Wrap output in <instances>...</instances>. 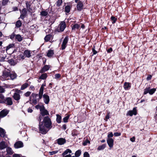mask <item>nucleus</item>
Listing matches in <instances>:
<instances>
[{"label":"nucleus","instance_id":"nucleus-53","mask_svg":"<svg viewBox=\"0 0 157 157\" xmlns=\"http://www.w3.org/2000/svg\"><path fill=\"white\" fill-rule=\"evenodd\" d=\"M90 141L87 140H85V141L83 143V144L84 146L86 145L88 143H90Z\"/></svg>","mask_w":157,"mask_h":157},{"label":"nucleus","instance_id":"nucleus-41","mask_svg":"<svg viewBox=\"0 0 157 157\" xmlns=\"http://www.w3.org/2000/svg\"><path fill=\"white\" fill-rule=\"evenodd\" d=\"M63 2L62 0H58L56 2V4L57 6H59Z\"/></svg>","mask_w":157,"mask_h":157},{"label":"nucleus","instance_id":"nucleus-33","mask_svg":"<svg viewBox=\"0 0 157 157\" xmlns=\"http://www.w3.org/2000/svg\"><path fill=\"white\" fill-rule=\"evenodd\" d=\"M33 96L35 98H36L37 97H39V98H38V100H39L41 99L42 97V95H38V94H33Z\"/></svg>","mask_w":157,"mask_h":157},{"label":"nucleus","instance_id":"nucleus-38","mask_svg":"<svg viewBox=\"0 0 157 157\" xmlns=\"http://www.w3.org/2000/svg\"><path fill=\"white\" fill-rule=\"evenodd\" d=\"M70 116L69 115H68L66 117H64L63 119V121L64 122L66 123L68 122V120Z\"/></svg>","mask_w":157,"mask_h":157},{"label":"nucleus","instance_id":"nucleus-59","mask_svg":"<svg viewBox=\"0 0 157 157\" xmlns=\"http://www.w3.org/2000/svg\"><path fill=\"white\" fill-rule=\"evenodd\" d=\"M130 140L132 142H134L135 140V137L134 136H133L132 138L130 139Z\"/></svg>","mask_w":157,"mask_h":157},{"label":"nucleus","instance_id":"nucleus-42","mask_svg":"<svg viewBox=\"0 0 157 157\" xmlns=\"http://www.w3.org/2000/svg\"><path fill=\"white\" fill-rule=\"evenodd\" d=\"M44 107V106L43 105H37L36 106H35V108L36 109H40H40H41L43 108Z\"/></svg>","mask_w":157,"mask_h":157},{"label":"nucleus","instance_id":"nucleus-60","mask_svg":"<svg viewBox=\"0 0 157 157\" xmlns=\"http://www.w3.org/2000/svg\"><path fill=\"white\" fill-rule=\"evenodd\" d=\"M15 35L14 34H12L10 36V38L12 39L13 40L14 37H15Z\"/></svg>","mask_w":157,"mask_h":157},{"label":"nucleus","instance_id":"nucleus-10","mask_svg":"<svg viewBox=\"0 0 157 157\" xmlns=\"http://www.w3.org/2000/svg\"><path fill=\"white\" fill-rule=\"evenodd\" d=\"M107 143L110 148L113 147V140L112 138H108L107 140Z\"/></svg>","mask_w":157,"mask_h":157},{"label":"nucleus","instance_id":"nucleus-13","mask_svg":"<svg viewBox=\"0 0 157 157\" xmlns=\"http://www.w3.org/2000/svg\"><path fill=\"white\" fill-rule=\"evenodd\" d=\"M5 102L8 105H12L13 104V102L12 98H7L5 101Z\"/></svg>","mask_w":157,"mask_h":157},{"label":"nucleus","instance_id":"nucleus-62","mask_svg":"<svg viewBox=\"0 0 157 157\" xmlns=\"http://www.w3.org/2000/svg\"><path fill=\"white\" fill-rule=\"evenodd\" d=\"M151 78H152V76L151 75H149L148 76L147 78V80L148 81V80H151Z\"/></svg>","mask_w":157,"mask_h":157},{"label":"nucleus","instance_id":"nucleus-57","mask_svg":"<svg viewBox=\"0 0 157 157\" xmlns=\"http://www.w3.org/2000/svg\"><path fill=\"white\" fill-rule=\"evenodd\" d=\"M30 94V92L28 91L25 94V95L26 97H28L29 96Z\"/></svg>","mask_w":157,"mask_h":157},{"label":"nucleus","instance_id":"nucleus-17","mask_svg":"<svg viewBox=\"0 0 157 157\" xmlns=\"http://www.w3.org/2000/svg\"><path fill=\"white\" fill-rule=\"evenodd\" d=\"M13 97L15 100L18 101L20 99V95L17 93H15L13 96Z\"/></svg>","mask_w":157,"mask_h":157},{"label":"nucleus","instance_id":"nucleus-56","mask_svg":"<svg viewBox=\"0 0 157 157\" xmlns=\"http://www.w3.org/2000/svg\"><path fill=\"white\" fill-rule=\"evenodd\" d=\"M114 135L115 136H120L121 135L120 133L116 132L114 133Z\"/></svg>","mask_w":157,"mask_h":157},{"label":"nucleus","instance_id":"nucleus-47","mask_svg":"<svg viewBox=\"0 0 157 157\" xmlns=\"http://www.w3.org/2000/svg\"><path fill=\"white\" fill-rule=\"evenodd\" d=\"M113 134L112 132H110L108 133V138H111V137H113Z\"/></svg>","mask_w":157,"mask_h":157},{"label":"nucleus","instance_id":"nucleus-15","mask_svg":"<svg viewBox=\"0 0 157 157\" xmlns=\"http://www.w3.org/2000/svg\"><path fill=\"white\" fill-rule=\"evenodd\" d=\"M83 4L81 2H78L77 6V9L79 11H81L82 9Z\"/></svg>","mask_w":157,"mask_h":157},{"label":"nucleus","instance_id":"nucleus-55","mask_svg":"<svg viewBox=\"0 0 157 157\" xmlns=\"http://www.w3.org/2000/svg\"><path fill=\"white\" fill-rule=\"evenodd\" d=\"M109 113H108V114L106 116L105 120L106 121H107L108 119H109Z\"/></svg>","mask_w":157,"mask_h":157},{"label":"nucleus","instance_id":"nucleus-12","mask_svg":"<svg viewBox=\"0 0 157 157\" xmlns=\"http://www.w3.org/2000/svg\"><path fill=\"white\" fill-rule=\"evenodd\" d=\"M43 98L44 103L46 104H48L50 101L49 96L46 94H44L43 95Z\"/></svg>","mask_w":157,"mask_h":157},{"label":"nucleus","instance_id":"nucleus-63","mask_svg":"<svg viewBox=\"0 0 157 157\" xmlns=\"http://www.w3.org/2000/svg\"><path fill=\"white\" fill-rule=\"evenodd\" d=\"M112 51V48H110L107 50V52L108 53H110Z\"/></svg>","mask_w":157,"mask_h":157},{"label":"nucleus","instance_id":"nucleus-37","mask_svg":"<svg viewBox=\"0 0 157 157\" xmlns=\"http://www.w3.org/2000/svg\"><path fill=\"white\" fill-rule=\"evenodd\" d=\"M40 14L42 16H46L48 14V13L46 11H42L41 12Z\"/></svg>","mask_w":157,"mask_h":157},{"label":"nucleus","instance_id":"nucleus-5","mask_svg":"<svg viewBox=\"0 0 157 157\" xmlns=\"http://www.w3.org/2000/svg\"><path fill=\"white\" fill-rule=\"evenodd\" d=\"M6 154L5 152H3V155L4 156L6 155H12L13 153V151L12 148L10 147H7L6 148Z\"/></svg>","mask_w":157,"mask_h":157},{"label":"nucleus","instance_id":"nucleus-45","mask_svg":"<svg viewBox=\"0 0 157 157\" xmlns=\"http://www.w3.org/2000/svg\"><path fill=\"white\" fill-rule=\"evenodd\" d=\"M14 46V44H9L8 46L6 47V51H7V50H9L10 48H12Z\"/></svg>","mask_w":157,"mask_h":157},{"label":"nucleus","instance_id":"nucleus-61","mask_svg":"<svg viewBox=\"0 0 157 157\" xmlns=\"http://www.w3.org/2000/svg\"><path fill=\"white\" fill-rule=\"evenodd\" d=\"M13 157H21V155L20 154H14L13 155Z\"/></svg>","mask_w":157,"mask_h":157},{"label":"nucleus","instance_id":"nucleus-3","mask_svg":"<svg viewBox=\"0 0 157 157\" xmlns=\"http://www.w3.org/2000/svg\"><path fill=\"white\" fill-rule=\"evenodd\" d=\"M72 153L71 151L69 149H67L62 154V155L63 157H71V154Z\"/></svg>","mask_w":157,"mask_h":157},{"label":"nucleus","instance_id":"nucleus-46","mask_svg":"<svg viewBox=\"0 0 157 157\" xmlns=\"http://www.w3.org/2000/svg\"><path fill=\"white\" fill-rule=\"evenodd\" d=\"M58 152V151H50L49 152V154L50 155H52L54 154L57 153Z\"/></svg>","mask_w":157,"mask_h":157},{"label":"nucleus","instance_id":"nucleus-64","mask_svg":"<svg viewBox=\"0 0 157 157\" xmlns=\"http://www.w3.org/2000/svg\"><path fill=\"white\" fill-rule=\"evenodd\" d=\"M33 110L31 108H29L28 109V111L29 113H31L33 112Z\"/></svg>","mask_w":157,"mask_h":157},{"label":"nucleus","instance_id":"nucleus-20","mask_svg":"<svg viewBox=\"0 0 157 157\" xmlns=\"http://www.w3.org/2000/svg\"><path fill=\"white\" fill-rule=\"evenodd\" d=\"M71 28L72 30H75L76 29H78L80 26V24H75L73 25H71Z\"/></svg>","mask_w":157,"mask_h":157},{"label":"nucleus","instance_id":"nucleus-40","mask_svg":"<svg viewBox=\"0 0 157 157\" xmlns=\"http://www.w3.org/2000/svg\"><path fill=\"white\" fill-rule=\"evenodd\" d=\"M111 19L112 21V23L113 24L115 23L117 20V18L114 16H112L111 17Z\"/></svg>","mask_w":157,"mask_h":157},{"label":"nucleus","instance_id":"nucleus-19","mask_svg":"<svg viewBox=\"0 0 157 157\" xmlns=\"http://www.w3.org/2000/svg\"><path fill=\"white\" fill-rule=\"evenodd\" d=\"M21 15L20 17L21 18L23 19L25 17L27 13V11L25 9H23L21 12Z\"/></svg>","mask_w":157,"mask_h":157},{"label":"nucleus","instance_id":"nucleus-44","mask_svg":"<svg viewBox=\"0 0 157 157\" xmlns=\"http://www.w3.org/2000/svg\"><path fill=\"white\" fill-rule=\"evenodd\" d=\"M34 97V99L32 100V104H36L37 103V101L36 99V98H35V97Z\"/></svg>","mask_w":157,"mask_h":157},{"label":"nucleus","instance_id":"nucleus-54","mask_svg":"<svg viewBox=\"0 0 157 157\" xmlns=\"http://www.w3.org/2000/svg\"><path fill=\"white\" fill-rule=\"evenodd\" d=\"M61 77V75L59 74H56L55 75V78L56 79L59 78Z\"/></svg>","mask_w":157,"mask_h":157},{"label":"nucleus","instance_id":"nucleus-1","mask_svg":"<svg viewBox=\"0 0 157 157\" xmlns=\"http://www.w3.org/2000/svg\"><path fill=\"white\" fill-rule=\"evenodd\" d=\"M52 123L50 119L48 117H45L43 121L39 124L40 132L42 134H46L48 129L51 128Z\"/></svg>","mask_w":157,"mask_h":157},{"label":"nucleus","instance_id":"nucleus-27","mask_svg":"<svg viewBox=\"0 0 157 157\" xmlns=\"http://www.w3.org/2000/svg\"><path fill=\"white\" fill-rule=\"evenodd\" d=\"M56 121L58 123H60L61 122V120L62 119L61 117L59 114L56 115Z\"/></svg>","mask_w":157,"mask_h":157},{"label":"nucleus","instance_id":"nucleus-48","mask_svg":"<svg viewBox=\"0 0 157 157\" xmlns=\"http://www.w3.org/2000/svg\"><path fill=\"white\" fill-rule=\"evenodd\" d=\"M83 157H90L89 154L87 152H85L84 153Z\"/></svg>","mask_w":157,"mask_h":157},{"label":"nucleus","instance_id":"nucleus-52","mask_svg":"<svg viewBox=\"0 0 157 157\" xmlns=\"http://www.w3.org/2000/svg\"><path fill=\"white\" fill-rule=\"evenodd\" d=\"M5 92L4 89L2 86H0V93H3Z\"/></svg>","mask_w":157,"mask_h":157},{"label":"nucleus","instance_id":"nucleus-43","mask_svg":"<svg viewBox=\"0 0 157 157\" xmlns=\"http://www.w3.org/2000/svg\"><path fill=\"white\" fill-rule=\"evenodd\" d=\"M149 87H147L144 89V94H146L148 93H149Z\"/></svg>","mask_w":157,"mask_h":157},{"label":"nucleus","instance_id":"nucleus-29","mask_svg":"<svg viewBox=\"0 0 157 157\" xmlns=\"http://www.w3.org/2000/svg\"><path fill=\"white\" fill-rule=\"evenodd\" d=\"M71 6H70L67 5L65 7V11L67 13H68L70 12Z\"/></svg>","mask_w":157,"mask_h":157},{"label":"nucleus","instance_id":"nucleus-50","mask_svg":"<svg viewBox=\"0 0 157 157\" xmlns=\"http://www.w3.org/2000/svg\"><path fill=\"white\" fill-rule=\"evenodd\" d=\"M9 0H3L2 2V4L4 6L6 5L8 3Z\"/></svg>","mask_w":157,"mask_h":157},{"label":"nucleus","instance_id":"nucleus-21","mask_svg":"<svg viewBox=\"0 0 157 157\" xmlns=\"http://www.w3.org/2000/svg\"><path fill=\"white\" fill-rule=\"evenodd\" d=\"M54 54V52L53 50H49L47 53V56L49 57H52Z\"/></svg>","mask_w":157,"mask_h":157},{"label":"nucleus","instance_id":"nucleus-51","mask_svg":"<svg viewBox=\"0 0 157 157\" xmlns=\"http://www.w3.org/2000/svg\"><path fill=\"white\" fill-rule=\"evenodd\" d=\"M44 89H42V88L40 89V91L38 95H43V93Z\"/></svg>","mask_w":157,"mask_h":157},{"label":"nucleus","instance_id":"nucleus-11","mask_svg":"<svg viewBox=\"0 0 157 157\" xmlns=\"http://www.w3.org/2000/svg\"><path fill=\"white\" fill-rule=\"evenodd\" d=\"M40 114L42 116L47 115L49 114L48 111L45 109L44 107L40 109Z\"/></svg>","mask_w":157,"mask_h":157},{"label":"nucleus","instance_id":"nucleus-39","mask_svg":"<svg viewBox=\"0 0 157 157\" xmlns=\"http://www.w3.org/2000/svg\"><path fill=\"white\" fill-rule=\"evenodd\" d=\"M16 26L17 28H19L21 25V23L20 21H17L16 25Z\"/></svg>","mask_w":157,"mask_h":157},{"label":"nucleus","instance_id":"nucleus-22","mask_svg":"<svg viewBox=\"0 0 157 157\" xmlns=\"http://www.w3.org/2000/svg\"><path fill=\"white\" fill-rule=\"evenodd\" d=\"M50 68V67L48 65H45L40 71V72L43 73L48 70Z\"/></svg>","mask_w":157,"mask_h":157},{"label":"nucleus","instance_id":"nucleus-25","mask_svg":"<svg viewBox=\"0 0 157 157\" xmlns=\"http://www.w3.org/2000/svg\"><path fill=\"white\" fill-rule=\"evenodd\" d=\"M24 55L26 57L29 58L31 56L30 51L29 50H25L24 52Z\"/></svg>","mask_w":157,"mask_h":157},{"label":"nucleus","instance_id":"nucleus-28","mask_svg":"<svg viewBox=\"0 0 157 157\" xmlns=\"http://www.w3.org/2000/svg\"><path fill=\"white\" fill-rule=\"evenodd\" d=\"M106 147L105 144H103L99 146L97 148L98 150H101L104 149Z\"/></svg>","mask_w":157,"mask_h":157},{"label":"nucleus","instance_id":"nucleus-6","mask_svg":"<svg viewBox=\"0 0 157 157\" xmlns=\"http://www.w3.org/2000/svg\"><path fill=\"white\" fill-rule=\"evenodd\" d=\"M68 41V38L67 37H66L64 39L62 44L61 49L62 50L64 49L65 48Z\"/></svg>","mask_w":157,"mask_h":157},{"label":"nucleus","instance_id":"nucleus-58","mask_svg":"<svg viewBox=\"0 0 157 157\" xmlns=\"http://www.w3.org/2000/svg\"><path fill=\"white\" fill-rule=\"evenodd\" d=\"M6 58V56L2 57L1 59H0V62H4L5 61V59Z\"/></svg>","mask_w":157,"mask_h":157},{"label":"nucleus","instance_id":"nucleus-30","mask_svg":"<svg viewBox=\"0 0 157 157\" xmlns=\"http://www.w3.org/2000/svg\"><path fill=\"white\" fill-rule=\"evenodd\" d=\"M78 133V132L77 130L74 129L72 131L71 135L73 136H77Z\"/></svg>","mask_w":157,"mask_h":157},{"label":"nucleus","instance_id":"nucleus-49","mask_svg":"<svg viewBox=\"0 0 157 157\" xmlns=\"http://www.w3.org/2000/svg\"><path fill=\"white\" fill-rule=\"evenodd\" d=\"M94 48H94H92V52L93 53L92 55V56H93L94 55H95L98 52H97L95 50Z\"/></svg>","mask_w":157,"mask_h":157},{"label":"nucleus","instance_id":"nucleus-32","mask_svg":"<svg viewBox=\"0 0 157 157\" xmlns=\"http://www.w3.org/2000/svg\"><path fill=\"white\" fill-rule=\"evenodd\" d=\"M81 153V151L80 150H78L76 151L75 153V155L76 157H79Z\"/></svg>","mask_w":157,"mask_h":157},{"label":"nucleus","instance_id":"nucleus-8","mask_svg":"<svg viewBox=\"0 0 157 157\" xmlns=\"http://www.w3.org/2000/svg\"><path fill=\"white\" fill-rule=\"evenodd\" d=\"M57 143L59 145H62L66 142V140L63 138H60L56 140Z\"/></svg>","mask_w":157,"mask_h":157},{"label":"nucleus","instance_id":"nucleus-4","mask_svg":"<svg viewBox=\"0 0 157 157\" xmlns=\"http://www.w3.org/2000/svg\"><path fill=\"white\" fill-rule=\"evenodd\" d=\"M66 27V23L64 21H62L58 26V32H60L63 31Z\"/></svg>","mask_w":157,"mask_h":157},{"label":"nucleus","instance_id":"nucleus-26","mask_svg":"<svg viewBox=\"0 0 157 157\" xmlns=\"http://www.w3.org/2000/svg\"><path fill=\"white\" fill-rule=\"evenodd\" d=\"M52 38V36L51 35H46L44 38V40L45 41H48L50 40Z\"/></svg>","mask_w":157,"mask_h":157},{"label":"nucleus","instance_id":"nucleus-18","mask_svg":"<svg viewBox=\"0 0 157 157\" xmlns=\"http://www.w3.org/2000/svg\"><path fill=\"white\" fill-rule=\"evenodd\" d=\"M4 130L0 127V136L5 138H7L6 136Z\"/></svg>","mask_w":157,"mask_h":157},{"label":"nucleus","instance_id":"nucleus-23","mask_svg":"<svg viewBox=\"0 0 157 157\" xmlns=\"http://www.w3.org/2000/svg\"><path fill=\"white\" fill-rule=\"evenodd\" d=\"M15 38L19 42H21L23 39V37L19 34L16 35Z\"/></svg>","mask_w":157,"mask_h":157},{"label":"nucleus","instance_id":"nucleus-9","mask_svg":"<svg viewBox=\"0 0 157 157\" xmlns=\"http://www.w3.org/2000/svg\"><path fill=\"white\" fill-rule=\"evenodd\" d=\"M23 143L20 141L16 142L14 144V147L16 148H18L23 147Z\"/></svg>","mask_w":157,"mask_h":157},{"label":"nucleus","instance_id":"nucleus-16","mask_svg":"<svg viewBox=\"0 0 157 157\" xmlns=\"http://www.w3.org/2000/svg\"><path fill=\"white\" fill-rule=\"evenodd\" d=\"M7 147V145L4 141H2L0 143V149H3Z\"/></svg>","mask_w":157,"mask_h":157},{"label":"nucleus","instance_id":"nucleus-31","mask_svg":"<svg viewBox=\"0 0 157 157\" xmlns=\"http://www.w3.org/2000/svg\"><path fill=\"white\" fill-rule=\"evenodd\" d=\"M29 85V84L28 83H25L24 84L21 86V90H23L25 89V88H27L28 86Z\"/></svg>","mask_w":157,"mask_h":157},{"label":"nucleus","instance_id":"nucleus-35","mask_svg":"<svg viewBox=\"0 0 157 157\" xmlns=\"http://www.w3.org/2000/svg\"><path fill=\"white\" fill-rule=\"evenodd\" d=\"M4 97L3 94H0V103H3L4 102Z\"/></svg>","mask_w":157,"mask_h":157},{"label":"nucleus","instance_id":"nucleus-36","mask_svg":"<svg viewBox=\"0 0 157 157\" xmlns=\"http://www.w3.org/2000/svg\"><path fill=\"white\" fill-rule=\"evenodd\" d=\"M156 91V89L155 88H152L150 89L149 87V94H152Z\"/></svg>","mask_w":157,"mask_h":157},{"label":"nucleus","instance_id":"nucleus-14","mask_svg":"<svg viewBox=\"0 0 157 157\" xmlns=\"http://www.w3.org/2000/svg\"><path fill=\"white\" fill-rule=\"evenodd\" d=\"M131 84L128 82H125L124 83V88L125 90H128L130 88Z\"/></svg>","mask_w":157,"mask_h":157},{"label":"nucleus","instance_id":"nucleus-2","mask_svg":"<svg viewBox=\"0 0 157 157\" xmlns=\"http://www.w3.org/2000/svg\"><path fill=\"white\" fill-rule=\"evenodd\" d=\"M10 73L6 71L3 72V75L1 76L0 79L4 81L10 79Z\"/></svg>","mask_w":157,"mask_h":157},{"label":"nucleus","instance_id":"nucleus-24","mask_svg":"<svg viewBox=\"0 0 157 157\" xmlns=\"http://www.w3.org/2000/svg\"><path fill=\"white\" fill-rule=\"evenodd\" d=\"M16 77L17 75L14 72L10 73V78L11 79L13 80L16 78Z\"/></svg>","mask_w":157,"mask_h":157},{"label":"nucleus","instance_id":"nucleus-34","mask_svg":"<svg viewBox=\"0 0 157 157\" xmlns=\"http://www.w3.org/2000/svg\"><path fill=\"white\" fill-rule=\"evenodd\" d=\"M47 76V74L46 73L43 74L39 77V78L42 79H44L46 78Z\"/></svg>","mask_w":157,"mask_h":157},{"label":"nucleus","instance_id":"nucleus-7","mask_svg":"<svg viewBox=\"0 0 157 157\" xmlns=\"http://www.w3.org/2000/svg\"><path fill=\"white\" fill-rule=\"evenodd\" d=\"M137 114L136 110V108H134L132 110L128 111L127 114V116H132L133 115H136Z\"/></svg>","mask_w":157,"mask_h":157}]
</instances>
